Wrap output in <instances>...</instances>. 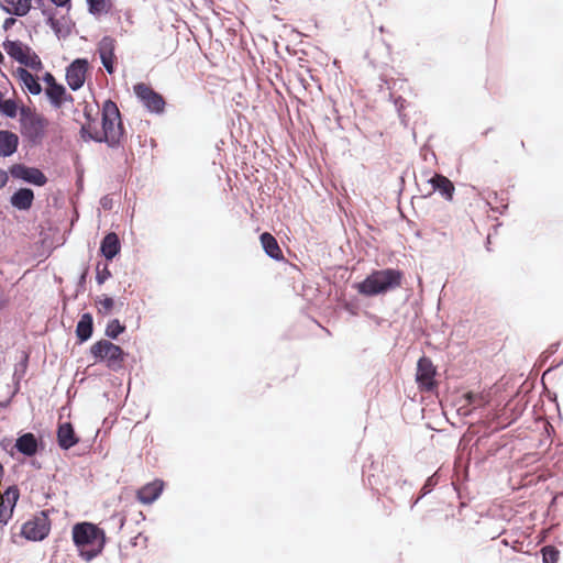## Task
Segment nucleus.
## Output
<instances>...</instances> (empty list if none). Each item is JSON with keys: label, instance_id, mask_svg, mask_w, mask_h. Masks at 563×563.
<instances>
[{"label": "nucleus", "instance_id": "nucleus-5", "mask_svg": "<svg viewBox=\"0 0 563 563\" xmlns=\"http://www.w3.org/2000/svg\"><path fill=\"white\" fill-rule=\"evenodd\" d=\"M367 479L372 489H376L377 492L379 490V488L376 487L377 484H382V488L386 490H390L391 485L398 486L400 483L402 486L408 485L407 481H401L399 476V466L396 464L394 459L389 457L383 462L382 474H371Z\"/></svg>", "mask_w": 563, "mask_h": 563}, {"label": "nucleus", "instance_id": "nucleus-6", "mask_svg": "<svg viewBox=\"0 0 563 563\" xmlns=\"http://www.w3.org/2000/svg\"><path fill=\"white\" fill-rule=\"evenodd\" d=\"M135 97L140 103L151 113L163 114L165 112L166 101L164 97L144 82H139L133 87Z\"/></svg>", "mask_w": 563, "mask_h": 563}, {"label": "nucleus", "instance_id": "nucleus-24", "mask_svg": "<svg viewBox=\"0 0 563 563\" xmlns=\"http://www.w3.org/2000/svg\"><path fill=\"white\" fill-rule=\"evenodd\" d=\"M0 9L14 16H25L29 13L27 0H0Z\"/></svg>", "mask_w": 563, "mask_h": 563}, {"label": "nucleus", "instance_id": "nucleus-52", "mask_svg": "<svg viewBox=\"0 0 563 563\" xmlns=\"http://www.w3.org/2000/svg\"><path fill=\"white\" fill-rule=\"evenodd\" d=\"M422 498H420V495L412 499L411 503H410V509H413V507L421 500Z\"/></svg>", "mask_w": 563, "mask_h": 563}, {"label": "nucleus", "instance_id": "nucleus-53", "mask_svg": "<svg viewBox=\"0 0 563 563\" xmlns=\"http://www.w3.org/2000/svg\"><path fill=\"white\" fill-rule=\"evenodd\" d=\"M31 465L36 470H40L42 467L41 463L34 460L31 461Z\"/></svg>", "mask_w": 563, "mask_h": 563}, {"label": "nucleus", "instance_id": "nucleus-15", "mask_svg": "<svg viewBox=\"0 0 563 563\" xmlns=\"http://www.w3.org/2000/svg\"><path fill=\"white\" fill-rule=\"evenodd\" d=\"M35 195L30 187L18 188L10 197V205L19 211H29L34 202Z\"/></svg>", "mask_w": 563, "mask_h": 563}, {"label": "nucleus", "instance_id": "nucleus-55", "mask_svg": "<svg viewBox=\"0 0 563 563\" xmlns=\"http://www.w3.org/2000/svg\"><path fill=\"white\" fill-rule=\"evenodd\" d=\"M70 24H71L70 22L68 23L65 21V23H60V27L63 29V31H65L67 26H69L71 29Z\"/></svg>", "mask_w": 563, "mask_h": 563}, {"label": "nucleus", "instance_id": "nucleus-50", "mask_svg": "<svg viewBox=\"0 0 563 563\" xmlns=\"http://www.w3.org/2000/svg\"><path fill=\"white\" fill-rule=\"evenodd\" d=\"M12 398L13 397L11 395L8 399L0 401V409L8 408L10 406L11 401H12Z\"/></svg>", "mask_w": 563, "mask_h": 563}, {"label": "nucleus", "instance_id": "nucleus-61", "mask_svg": "<svg viewBox=\"0 0 563 563\" xmlns=\"http://www.w3.org/2000/svg\"><path fill=\"white\" fill-rule=\"evenodd\" d=\"M490 131H492V128L487 129V130L484 132V135H487V134H488V132H490Z\"/></svg>", "mask_w": 563, "mask_h": 563}, {"label": "nucleus", "instance_id": "nucleus-37", "mask_svg": "<svg viewBox=\"0 0 563 563\" xmlns=\"http://www.w3.org/2000/svg\"><path fill=\"white\" fill-rule=\"evenodd\" d=\"M110 277L111 272L108 267V264H103L101 267V263H98L96 267V282L98 283V285H102Z\"/></svg>", "mask_w": 563, "mask_h": 563}, {"label": "nucleus", "instance_id": "nucleus-32", "mask_svg": "<svg viewBox=\"0 0 563 563\" xmlns=\"http://www.w3.org/2000/svg\"><path fill=\"white\" fill-rule=\"evenodd\" d=\"M46 23L54 31V33L56 34V36L58 38H60V37L66 38L71 33V30L69 26H67L66 30L63 31V29L60 27V21L55 18V14H49V16L46 19Z\"/></svg>", "mask_w": 563, "mask_h": 563}, {"label": "nucleus", "instance_id": "nucleus-16", "mask_svg": "<svg viewBox=\"0 0 563 563\" xmlns=\"http://www.w3.org/2000/svg\"><path fill=\"white\" fill-rule=\"evenodd\" d=\"M56 437L59 449L64 451L71 449L79 442V438L70 422L58 424Z\"/></svg>", "mask_w": 563, "mask_h": 563}, {"label": "nucleus", "instance_id": "nucleus-36", "mask_svg": "<svg viewBox=\"0 0 563 563\" xmlns=\"http://www.w3.org/2000/svg\"><path fill=\"white\" fill-rule=\"evenodd\" d=\"M79 133L81 139L85 141L102 143L101 140H98V137H100V132H98L97 130L91 131L89 124L81 125Z\"/></svg>", "mask_w": 563, "mask_h": 563}, {"label": "nucleus", "instance_id": "nucleus-11", "mask_svg": "<svg viewBox=\"0 0 563 563\" xmlns=\"http://www.w3.org/2000/svg\"><path fill=\"white\" fill-rule=\"evenodd\" d=\"M437 369L432 361L427 356H421L417 362L416 382L421 390L432 391L437 388Z\"/></svg>", "mask_w": 563, "mask_h": 563}, {"label": "nucleus", "instance_id": "nucleus-29", "mask_svg": "<svg viewBox=\"0 0 563 563\" xmlns=\"http://www.w3.org/2000/svg\"><path fill=\"white\" fill-rule=\"evenodd\" d=\"M19 64L30 67L31 69L36 70V71H38L43 68L41 58L34 51H32L31 47H30V51H26L25 56L22 58V60Z\"/></svg>", "mask_w": 563, "mask_h": 563}, {"label": "nucleus", "instance_id": "nucleus-45", "mask_svg": "<svg viewBox=\"0 0 563 563\" xmlns=\"http://www.w3.org/2000/svg\"><path fill=\"white\" fill-rule=\"evenodd\" d=\"M16 23V19L13 16H9L4 19L2 27L4 31H9Z\"/></svg>", "mask_w": 563, "mask_h": 563}, {"label": "nucleus", "instance_id": "nucleus-26", "mask_svg": "<svg viewBox=\"0 0 563 563\" xmlns=\"http://www.w3.org/2000/svg\"><path fill=\"white\" fill-rule=\"evenodd\" d=\"M522 413V409L521 408H517L515 407L514 409H510L509 408V405L506 406V408L504 409V411L497 416V423H498V428L497 429H505L507 428L508 426H510L512 422H515Z\"/></svg>", "mask_w": 563, "mask_h": 563}, {"label": "nucleus", "instance_id": "nucleus-8", "mask_svg": "<svg viewBox=\"0 0 563 563\" xmlns=\"http://www.w3.org/2000/svg\"><path fill=\"white\" fill-rule=\"evenodd\" d=\"M9 174L14 179L22 180L36 187H43L48 181L42 169L35 166H27L23 163L12 164L9 167Z\"/></svg>", "mask_w": 563, "mask_h": 563}, {"label": "nucleus", "instance_id": "nucleus-30", "mask_svg": "<svg viewBox=\"0 0 563 563\" xmlns=\"http://www.w3.org/2000/svg\"><path fill=\"white\" fill-rule=\"evenodd\" d=\"M20 113V108L14 99H4L0 104V113L7 118L14 119Z\"/></svg>", "mask_w": 563, "mask_h": 563}, {"label": "nucleus", "instance_id": "nucleus-42", "mask_svg": "<svg viewBox=\"0 0 563 563\" xmlns=\"http://www.w3.org/2000/svg\"><path fill=\"white\" fill-rule=\"evenodd\" d=\"M43 81L47 85V87H53V86H56L58 85L59 82L56 81L55 77L53 74L46 71L43 77H42Z\"/></svg>", "mask_w": 563, "mask_h": 563}, {"label": "nucleus", "instance_id": "nucleus-3", "mask_svg": "<svg viewBox=\"0 0 563 563\" xmlns=\"http://www.w3.org/2000/svg\"><path fill=\"white\" fill-rule=\"evenodd\" d=\"M89 354L93 357L95 363H104L113 372L123 367V362L128 356L120 345L106 339L95 342L89 349Z\"/></svg>", "mask_w": 563, "mask_h": 563}, {"label": "nucleus", "instance_id": "nucleus-51", "mask_svg": "<svg viewBox=\"0 0 563 563\" xmlns=\"http://www.w3.org/2000/svg\"><path fill=\"white\" fill-rule=\"evenodd\" d=\"M404 103H405V99H402L401 97H399L396 101H395V104L397 107L398 110H400L402 107H404Z\"/></svg>", "mask_w": 563, "mask_h": 563}, {"label": "nucleus", "instance_id": "nucleus-57", "mask_svg": "<svg viewBox=\"0 0 563 563\" xmlns=\"http://www.w3.org/2000/svg\"><path fill=\"white\" fill-rule=\"evenodd\" d=\"M506 209H507V205H503V206H501V210H499V213H500V214H503V213H504V210H506Z\"/></svg>", "mask_w": 563, "mask_h": 563}, {"label": "nucleus", "instance_id": "nucleus-31", "mask_svg": "<svg viewBox=\"0 0 563 563\" xmlns=\"http://www.w3.org/2000/svg\"><path fill=\"white\" fill-rule=\"evenodd\" d=\"M3 497L5 498L7 508L12 509V511H14L18 500L20 498L19 487L16 485L9 486L4 490Z\"/></svg>", "mask_w": 563, "mask_h": 563}, {"label": "nucleus", "instance_id": "nucleus-27", "mask_svg": "<svg viewBox=\"0 0 563 563\" xmlns=\"http://www.w3.org/2000/svg\"><path fill=\"white\" fill-rule=\"evenodd\" d=\"M27 364H29V354L23 353L22 360L19 362V364L14 368L13 380L15 384V388L12 391V397H14L19 393L20 382L26 372Z\"/></svg>", "mask_w": 563, "mask_h": 563}, {"label": "nucleus", "instance_id": "nucleus-48", "mask_svg": "<svg viewBox=\"0 0 563 563\" xmlns=\"http://www.w3.org/2000/svg\"><path fill=\"white\" fill-rule=\"evenodd\" d=\"M86 277H87V269L80 275L78 280V289H84L86 284Z\"/></svg>", "mask_w": 563, "mask_h": 563}, {"label": "nucleus", "instance_id": "nucleus-41", "mask_svg": "<svg viewBox=\"0 0 563 563\" xmlns=\"http://www.w3.org/2000/svg\"><path fill=\"white\" fill-rule=\"evenodd\" d=\"M97 303L103 308L104 312H109L114 307V300L109 296H104L103 298L98 299Z\"/></svg>", "mask_w": 563, "mask_h": 563}, {"label": "nucleus", "instance_id": "nucleus-7", "mask_svg": "<svg viewBox=\"0 0 563 563\" xmlns=\"http://www.w3.org/2000/svg\"><path fill=\"white\" fill-rule=\"evenodd\" d=\"M73 541L77 548L93 545L96 542L104 541V531L91 522H78L73 527Z\"/></svg>", "mask_w": 563, "mask_h": 563}, {"label": "nucleus", "instance_id": "nucleus-21", "mask_svg": "<svg viewBox=\"0 0 563 563\" xmlns=\"http://www.w3.org/2000/svg\"><path fill=\"white\" fill-rule=\"evenodd\" d=\"M45 95H46L49 103L55 109H59L66 101H69V102L74 101L73 96L67 92L65 86L62 84H58L53 87H47L45 89Z\"/></svg>", "mask_w": 563, "mask_h": 563}, {"label": "nucleus", "instance_id": "nucleus-19", "mask_svg": "<svg viewBox=\"0 0 563 563\" xmlns=\"http://www.w3.org/2000/svg\"><path fill=\"white\" fill-rule=\"evenodd\" d=\"M20 144L18 134L9 130H0V157H10L16 153Z\"/></svg>", "mask_w": 563, "mask_h": 563}, {"label": "nucleus", "instance_id": "nucleus-13", "mask_svg": "<svg viewBox=\"0 0 563 563\" xmlns=\"http://www.w3.org/2000/svg\"><path fill=\"white\" fill-rule=\"evenodd\" d=\"M115 40L109 35L103 36L98 43V54L102 66L109 75L114 74Z\"/></svg>", "mask_w": 563, "mask_h": 563}, {"label": "nucleus", "instance_id": "nucleus-47", "mask_svg": "<svg viewBox=\"0 0 563 563\" xmlns=\"http://www.w3.org/2000/svg\"><path fill=\"white\" fill-rule=\"evenodd\" d=\"M52 3H54L56 7H70L71 0H49Z\"/></svg>", "mask_w": 563, "mask_h": 563}, {"label": "nucleus", "instance_id": "nucleus-22", "mask_svg": "<svg viewBox=\"0 0 563 563\" xmlns=\"http://www.w3.org/2000/svg\"><path fill=\"white\" fill-rule=\"evenodd\" d=\"M15 73L22 87L25 90H27L31 95L37 96L43 91L38 78L34 76L32 73H30L27 69L19 67Z\"/></svg>", "mask_w": 563, "mask_h": 563}, {"label": "nucleus", "instance_id": "nucleus-18", "mask_svg": "<svg viewBox=\"0 0 563 563\" xmlns=\"http://www.w3.org/2000/svg\"><path fill=\"white\" fill-rule=\"evenodd\" d=\"M100 254L107 260L112 261L121 252V241L115 232L107 233L100 242Z\"/></svg>", "mask_w": 563, "mask_h": 563}, {"label": "nucleus", "instance_id": "nucleus-12", "mask_svg": "<svg viewBox=\"0 0 563 563\" xmlns=\"http://www.w3.org/2000/svg\"><path fill=\"white\" fill-rule=\"evenodd\" d=\"M88 69L89 62L87 58H76L66 67V81L73 91L82 88Z\"/></svg>", "mask_w": 563, "mask_h": 563}, {"label": "nucleus", "instance_id": "nucleus-59", "mask_svg": "<svg viewBox=\"0 0 563 563\" xmlns=\"http://www.w3.org/2000/svg\"><path fill=\"white\" fill-rule=\"evenodd\" d=\"M3 100H4V95L2 91H0V104L2 103Z\"/></svg>", "mask_w": 563, "mask_h": 563}, {"label": "nucleus", "instance_id": "nucleus-40", "mask_svg": "<svg viewBox=\"0 0 563 563\" xmlns=\"http://www.w3.org/2000/svg\"><path fill=\"white\" fill-rule=\"evenodd\" d=\"M13 511L12 509H8L4 505V501L1 500L0 507V527H4L8 525L9 520L12 518Z\"/></svg>", "mask_w": 563, "mask_h": 563}, {"label": "nucleus", "instance_id": "nucleus-34", "mask_svg": "<svg viewBox=\"0 0 563 563\" xmlns=\"http://www.w3.org/2000/svg\"><path fill=\"white\" fill-rule=\"evenodd\" d=\"M88 5V12L92 15H100L102 13H108L109 9L107 8L108 0H86Z\"/></svg>", "mask_w": 563, "mask_h": 563}, {"label": "nucleus", "instance_id": "nucleus-20", "mask_svg": "<svg viewBox=\"0 0 563 563\" xmlns=\"http://www.w3.org/2000/svg\"><path fill=\"white\" fill-rule=\"evenodd\" d=\"M77 343L82 344L87 342L93 334V317L90 312H85L80 316L76 324Z\"/></svg>", "mask_w": 563, "mask_h": 563}, {"label": "nucleus", "instance_id": "nucleus-60", "mask_svg": "<svg viewBox=\"0 0 563 563\" xmlns=\"http://www.w3.org/2000/svg\"><path fill=\"white\" fill-rule=\"evenodd\" d=\"M494 200L497 201L498 200V195L497 192H494Z\"/></svg>", "mask_w": 563, "mask_h": 563}, {"label": "nucleus", "instance_id": "nucleus-58", "mask_svg": "<svg viewBox=\"0 0 563 563\" xmlns=\"http://www.w3.org/2000/svg\"><path fill=\"white\" fill-rule=\"evenodd\" d=\"M3 473H4V470H3L2 464L0 463V477H2V476H3Z\"/></svg>", "mask_w": 563, "mask_h": 563}, {"label": "nucleus", "instance_id": "nucleus-39", "mask_svg": "<svg viewBox=\"0 0 563 563\" xmlns=\"http://www.w3.org/2000/svg\"><path fill=\"white\" fill-rule=\"evenodd\" d=\"M465 399H466V402L468 405L473 406L474 408L484 406L486 404V401L482 395L474 394V393H467L465 395Z\"/></svg>", "mask_w": 563, "mask_h": 563}, {"label": "nucleus", "instance_id": "nucleus-33", "mask_svg": "<svg viewBox=\"0 0 563 563\" xmlns=\"http://www.w3.org/2000/svg\"><path fill=\"white\" fill-rule=\"evenodd\" d=\"M106 542L100 541L97 545V548L86 549V548H78L79 556L84 559L87 562L92 561L95 558H97L103 550Z\"/></svg>", "mask_w": 563, "mask_h": 563}, {"label": "nucleus", "instance_id": "nucleus-17", "mask_svg": "<svg viewBox=\"0 0 563 563\" xmlns=\"http://www.w3.org/2000/svg\"><path fill=\"white\" fill-rule=\"evenodd\" d=\"M163 489L164 482L162 479H154L153 482L142 486L137 490L136 497L140 503L151 505L162 495Z\"/></svg>", "mask_w": 563, "mask_h": 563}, {"label": "nucleus", "instance_id": "nucleus-14", "mask_svg": "<svg viewBox=\"0 0 563 563\" xmlns=\"http://www.w3.org/2000/svg\"><path fill=\"white\" fill-rule=\"evenodd\" d=\"M428 184L431 185L432 189L424 197H429L433 192L438 191L445 200H453L455 191L454 184L444 175L438 173L433 174V176L428 179Z\"/></svg>", "mask_w": 563, "mask_h": 563}, {"label": "nucleus", "instance_id": "nucleus-62", "mask_svg": "<svg viewBox=\"0 0 563 563\" xmlns=\"http://www.w3.org/2000/svg\"><path fill=\"white\" fill-rule=\"evenodd\" d=\"M4 441H8V440H7V439H4V440L1 442L2 449H5Z\"/></svg>", "mask_w": 563, "mask_h": 563}, {"label": "nucleus", "instance_id": "nucleus-49", "mask_svg": "<svg viewBox=\"0 0 563 563\" xmlns=\"http://www.w3.org/2000/svg\"><path fill=\"white\" fill-rule=\"evenodd\" d=\"M41 11H42V14H43L44 16H46V19L49 16V14H55L54 9H52V8H45V7H43V8L41 9Z\"/></svg>", "mask_w": 563, "mask_h": 563}, {"label": "nucleus", "instance_id": "nucleus-43", "mask_svg": "<svg viewBox=\"0 0 563 563\" xmlns=\"http://www.w3.org/2000/svg\"><path fill=\"white\" fill-rule=\"evenodd\" d=\"M100 205L104 210H111L113 206V200L109 195L101 197Z\"/></svg>", "mask_w": 563, "mask_h": 563}, {"label": "nucleus", "instance_id": "nucleus-35", "mask_svg": "<svg viewBox=\"0 0 563 563\" xmlns=\"http://www.w3.org/2000/svg\"><path fill=\"white\" fill-rule=\"evenodd\" d=\"M543 563H558L560 551L553 545H544L540 550Z\"/></svg>", "mask_w": 563, "mask_h": 563}, {"label": "nucleus", "instance_id": "nucleus-25", "mask_svg": "<svg viewBox=\"0 0 563 563\" xmlns=\"http://www.w3.org/2000/svg\"><path fill=\"white\" fill-rule=\"evenodd\" d=\"M2 46L5 53L13 59L20 63L22 58L25 56L26 51H30V46L22 43L19 40L12 41L7 38Z\"/></svg>", "mask_w": 563, "mask_h": 563}, {"label": "nucleus", "instance_id": "nucleus-44", "mask_svg": "<svg viewBox=\"0 0 563 563\" xmlns=\"http://www.w3.org/2000/svg\"><path fill=\"white\" fill-rule=\"evenodd\" d=\"M9 170L0 168V189H2L9 181Z\"/></svg>", "mask_w": 563, "mask_h": 563}, {"label": "nucleus", "instance_id": "nucleus-10", "mask_svg": "<svg viewBox=\"0 0 563 563\" xmlns=\"http://www.w3.org/2000/svg\"><path fill=\"white\" fill-rule=\"evenodd\" d=\"M44 446L45 444L41 438L36 437L32 432H24L18 435L13 448L9 453L13 457V450H15L25 457H34L44 450Z\"/></svg>", "mask_w": 563, "mask_h": 563}, {"label": "nucleus", "instance_id": "nucleus-1", "mask_svg": "<svg viewBox=\"0 0 563 563\" xmlns=\"http://www.w3.org/2000/svg\"><path fill=\"white\" fill-rule=\"evenodd\" d=\"M402 277V272L396 268L375 269L354 287L363 296L375 297L399 287Z\"/></svg>", "mask_w": 563, "mask_h": 563}, {"label": "nucleus", "instance_id": "nucleus-56", "mask_svg": "<svg viewBox=\"0 0 563 563\" xmlns=\"http://www.w3.org/2000/svg\"><path fill=\"white\" fill-rule=\"evenodd\" d=\"M124 522H125V518L124 517H120L119 518L120 528H122L124 526Z\"/></svg>", "mask_w": 563, "mask_h": 563}, {"label": "nucleus", "instance_id": "nucleus-46", "mask_svg": "<svg viewBox=\"0 0 563 563\" xmlns=\"http://www.w3.org/2000/svg\"><path fill=\"white\" fill-rule=\"evenodd\" d=\"M32 3H34L37 8L42 9L43 7H45L44 4V0H27V8H29V12L31 11V8H32Z\"/></svg>", "mask_w": 563, "mask_h": 563}, {"label": "nucleus", "instance_id": "nucleus-63", "mask_svg": "<svg viewBox=\"0 0 563 563\" xmlns=\"http://www.w3.org/2000/svg\"><path fill=\"white\" fill-rule=\"evenodd\" d=\"M501 542H503V544L508 545V541L507 540H503Z\"/></svg>", "mask_w": 563, "mask_h": 563}, {"label": "nucleus", "instance_id": "nucleus-4", "mask_svg": "<svg viewBox=\"0 0 563 563\" xmlns=\"http://www.w3.org/2000/svg\"><path fill=\"white\" fill-rule=\"evenodd\" d=\"M47 120L29 107L20 108V132L33 146L40 145L45 136Z\"/></svg>", "mask_w": 563, "mask_h": 563}, {"label": "nucleus", "instance_id": "nucleus-23", "mask_svg": "<svg viewBox=\"0 0 563 563\" xmlns=\"http://www.w3.org/2000/svg\"><path fill=\"white\" fill-rule=\"evenodd\" d=\"M260 241L267 256H269L274 261L284 260L283 251L273 234L268 232H263L260 235Z\"/></svg>", "mask_w": 563, "mask_h": 563}, {"label": "nucleus", "instance_id": "nucleus-64", "mask_svg": "<svg viewBox=\"0 0 563 563\" xmlns=\"http://www.w3.org/2000/svg\"><path fill=\"white\" fill-rule=\"evenodd\" d=\"M2 308V301L0 300V309Z\"/></svg>", "mask_w": 563, "mask_h": 563}, {"label": "nucleus", "instance_id": "nucleus-2", "mask_svg": "<svg viewBox=\"0 0 563 563\" xmlns=\"http://www.w3.org/2000/svg\"><path fill=\"white\" fill-rule=\"evenodd\" d=\"M101 128L100 137L110 148H118L125 133L120 110L114 101L108 99L101 108Z\"/></svg>", "mask_w": 563, "mask_h": 563}, {"label": "nucleus", "instance_id": "nucleus-38", "mask_svg": "<svg viewBox=\"0 0 563 563\" xmlns=\"http://www.w3.org/2000/svg\"><path fill=\"white\" fill-rule=\"evenodd\" d=\"M437 484H438V477L435 474L428 477L427 481L424 482L423 486L421 487L420 498H423L428 494H430Z\"/></svg>", "mask_w": 563, "mask_h": 563}, {"label": "nucleus", "instance_id": "nucleus-28", "mask_svg": "<svg viewBox=\"0 0 563 563\" xmlns=\"http://www.w3.org/2000/svg\"><path fill=\"white\" fill-rule=\"evenodd\" d=\"M126 330V327L120 322L119 319H112L109 320L106 330L104 335L111 341V340H118L119 335L124 333Z\"/></svg>", "mask_w": 563, "mask_h": 563}, {"label": "nucleus", "instance_id": "nucleus-54", "mask_svg": "<svg viewBox=\"0 0 563 563\" xmlns=\"http://www.w3.org/2000/svg\"><path fill=\"white\" fill-rule=\"evenodd\" d=\"M85 118L87 119L88 122H91L93 121L91 114L88 112L87 108L85 109Z\"/></svg>", "mask_w": 563, "mask_h": 563}, {"label": "nucleus", "instance_id": "nucleus-9", "mask_svg": "<svg viewBox=\"0 0 563 563\" xmlns=\"http://www.w3.org/2000/svg\"><path fill=\"white\" fill-rule=\"evenodd\" d=\"M49 531L51 521L46 512L42 511L40 517H34L23 523L21 536L29 541H42L49 534Z\"/></svg>", "mask_w": 563, "mask_h": 563}]
</instances>
